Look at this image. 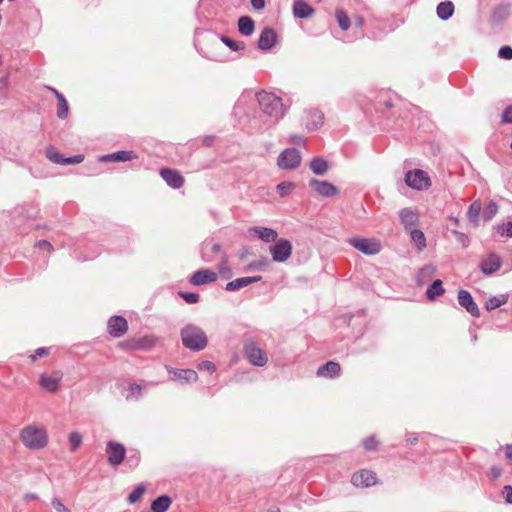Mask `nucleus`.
<instances>
[{
	"instance_id": "nucleus-9",
	"label": "nucleus",
	"mask_w": 512,
	"mask_h": 512,
	"mask_svg": "<svg viewBox=\"0 0 512 512\" xmlns=\"http://www.w3.org/2000/svg\"><path fill=\"white\" fill-rule=\"evenodd\" d=\"M275 242L276 243L269 248L272 260L277 263H283L287 261L292 254V244L287 239H279Z\"/></svg>"
},
{
	"instance_id": "nucleus-2",
	"label": "nucleus",
	"mask_w": 512,
	"mask_h": 512,
	"mask_svg": "<svg viewBox=\"0 0 512 512\" xmlns=\"http://www.w3.org/2000/svg\"><path fill=\"white\" fill-rule=\"evenodd\" d=\"M262 112L273 119L275 122L279 121L286 112V107L283 104L282 98L272 92L261 91L256 95Z\"/></svg>"
},
{
	"instance_id": "nucleus-22",
	"label": "nucleus",
	"mask_w": 512,
	"mask_h": 512,
	"mask_svg": "<svg viewBox=\"0 0 512 512\" xmlns=\"http://www.w3.org/2000/svg\"><path fill=\"white\" fill-rule=\"evenodd\" d=\"M217 280V273L209 269L197 270L190 278V282L195 286L205 285Z\"/></svg>"
},
{
	"instance_id": "nucleus-37",
	"label": "nucleus",
	"mask_w": 512,
	"mask_h": 512,
	"mask_svg": "<svg viewBox=\"0 0 512 512\" xmlns=\"http://www.w3.org/2000/svg\"><path fill=\"white\" fill-rule=\"evenodd\" d=\"M481 203L479 201H474L470 204L467 211V217L471 223L474 225L478 224L479 215L481 212Z\"/></svg>"
},
{
	"instance_id": "nucleus-50",
	"label": "nucleus",
	"mask_w": 512,
	"mask_h": 512,
	"mask_svg": "<svg viewBox=\"0 0 512 512\" xmlns=\"http://www.w3.org/2000/svg\"><path fill=\"white\" fill-rule=\"evenodd\" d=\"M378 446V441L375 436H369L363 440V447L367 451H374Z\"/></svg>"
},
{
	"instance_id": "nucleus-63",
	"label": "nucleus",
	"mask_w": 512,
	"mask_h": 512,
	"mask_svg": "<svg viewBox=\"0 0 512 512\" xmlns=\"http://www.w3.org/2000/svg\"><path fill=\"white\" fill-rule=\"evenodd\" d=\"M265 0H251V5L256 10H261L265 7Z\"/></svg>"
},
{
	"instance_id": "nucleus-26",
	"label": "nucleus",
	"mask_w": 512,
	"mask_h": 512,
	"mask_svg": "<svg viewBox=\"0 0 512 512\" xmlns=\"http://www.w3.org/2000/svg\"><path fill=\"white\" fill-rule=\"evenodd\" d=\"M341 371L340 364L335 361H328L321 365L317 370V375L321 377L335 378Z\"/></svg>"
},
{
	"instance_id": "nucleus-51",
	"label": "nucleus",
	"mask_w": 512,
	"mask_h": 512,
	"mask_svg": "<svg viewBox=\"0 0 512 512\" xmlns=\"http://www.w3.org/2000/svg\"><path fill=\"white\" fill-rule=\"evenodd\" d=\"M197 368L200 371H208L210 373H213L216 371V365L209 360H204V361L200 362L198 364Z\"/></svg>"
},
{
	"instance_id": "nucleus-54",
	"label": "nucleus",
	"mask_w": 512,
	"mask_h": 512,
	"mask_svg": "<svg viewBox=\"0 0 512 512\" xmlns=\"http://www.w3.org/2000/svg\"><path fill=\"white\" fill-rule=\"evenodd\" d=\"M51 505L57 512H71L57 497L52 499Z\"/></svg>"
},
{
	"instance_id": "nucleus-16",
	"label": "nucleus",
	"mask_w": 512,
	"mask_h": 512,
	"mask_svg": "<svg viewBox=\"0 0 512 512\" xmlns=\"http://www.w3.org/2000/svg\"><path fill=\"white\" fill-rule=\"evenodd\" d=\"M128 330L127 320L122 316H112L108 320V333L115 338L123 336Z\"/></svg>"
},
{
	"instance_id": "nucleus-59",
	"label": "nucleus",
	"mask_w": 512,
	"mask_h": 512,
	"mask_svg": "<svg viewBox=\"0 0 512 512\" xmlns=\"http://www.w3.org/2000/svg\"><path fill=\"white\" fill-rule=\"evenodd\" d=\"M502 475V468L499 466H492L489 471L491 479H498Z\"/></svg>"
},
{
	"instance_id": "nucleus-14",
	"label": "nucleus",
	"mask_w": 512,
	"mask_h": 512,
	"mask_svg": "<svg viewBox=\"0 0 512 512\" xmlns=\"http://www.w3.org/2000/svg\"><path fill=\"white\" fill-rule=\"evenodd\" d=\"M458 302L459 305L466 309V311L473 317L478 318L480 316V310L477 303L474 301L471 293L467 290L458 291Z\"/></svg>"
},
{
	"instance_id": "nucleus-34",
	"label": "nucleus",
	"mask_w": 512,
	"mask_h": 512,
	"mask_svg": "<svg viewBox=\"0 0 512 512\" xmlns=\"http://www.w3.org/2000/svg\"><path fill=\"white\" fill-rule=\"evenodd\" d=\"M445 289L443 288V283L440 279L434 280L426 290V297L429 300H434L436 297L444 294Z\"/></svg>"
},
{
	"instance_id": "nucleus-58",
	"label": "nucleus",
	"mask_w": 512,
	"mask_h": 512,
	"mask_svg": "<svg viewBox=\"0 0 512 512\" xmlns=\"http://www.w3.org/2000/svg\"><path fill=\"white\" fill-rule=\"evenodd\" d=\"M502 123H512V106H508L502 113Z\"/></svg>"
},
{
	"instance_id": "nucleus-18",
	"label": "nucleus",
	"mask_w": 512,
	"mask_h": 512,
	"mask_svg": "<svg viewBox=\"0 0 512 512\" xmlns=\"http://www.w3.org/2000/svg\"><path fill=\"white\" fill-rule=\"evenodd\" d=\"M351 483L356 487H370L376 483V474L370 470H360L352 475Z\"/></svg>"
},
{
	"instance_id": "nucleus-21",
	"label": "nucleus",
	"mask_w": 512,
	"mask_h": 512,
	"mask_svg": "<svg viewBox=\"0 0 512 512\" xmlns=\"http://www.w3.org/2000/svg\"><path fill=\"white\" fill-rule=\"evenodd\" d=\"M324 114L319 109H309L306 111L305 127L309 131H315L323 125Z\"/></svg>"
},
{
	"instance_id": "nucleus-32",
	"label": "nucleus",
	"mask_w": 512,
	"mask_h": 512,
	"mask_svg": "<svg viewBox=\"0 0 512 512\" xmlns=\"http://www.w3.org/2000/svg\"><path fill=\"white\" fill-rule=\"evenodd\" d=\"M436 12H437V16L441 20H444V21L448 20L450 17H452V15L454 13L453 2H451L449 0L440 2L437 5Z\"/></svg>"
},
{
	"instance_id": "nucleus-49",
	"label": "nucleus",
	"mask_w": 512,
	"mask_h": 512,
	"mask_svg": "<svg viewBox=\"0 0 512 512\" xmlns=\"http://www.w3.org/2000/svg\"><path fill=\"white\" fill-rule=\"evenodd\" d=\"M141 457L138 451L131 452L130 455L126 458V464L130 468H136L140 463Z\"/></svg>"
},
{
	"instance_id": "nucleus-6",
	"label": "nucleus",
	"mask_w": 512,
	"mask_h": 512,
	"mask_svg": "<svg viewBox=\"0 0 512 512\" xmlns=\"http://www.w3.org/2000/svg\"><path fill=\"white\" fill-rule=\"evenodd\" d=\"M348 243L365 255H376L381 251V244L373 238L353 237L348 239Z\"/></svg>"
},
{
	"instance_id": "nucleus-47",
	"label": "nucleus",
	"mask_w": 512,
	"mask_h": 512,
	"mask_svg": "<svg viewBox=\"0 0 512 512\" xmlns=\"http://www.w3.org/2000/svg\"><path fill=\"white\" fill-rule=\"evenodd\" d=\"M294 187H295V185L292 182L283 181L277 185L276 189H277V193L281 197H285L291 193V191L294 189Z\"/></svg>"
},
{
	"instance_id": "nucleus-35",
	"label": "nucleus",
	"mask_w": 512,
	"mask_h": 512,
	"mask_svg": "<svg viewBox=\"0 0 512 512\" xmlns=\"http://www.w3.org/2000/svg\"><path fill=\"white\" fill-rule=\"evenodd\" d=\"M508 299H509L508 294L492 296L486 301L485 308L487 311H492V310L499 308L500 306L506 304Z\"/></svg>"
},
{
	"instance_id": "nucleus-48",
	"label": "nucleus",
	"mask_w": 512,
	"mask_h": 512,
	"mask_svg": "<svg viewBox=\"0 0 512 512\" xmlns=\"http://www.w3.org/2000/svg\"><path fill=\"white\" fill-rule=\"evenodd\" d=\"M179 296L188 304H196L200 300V296L194 292H179Z\"/></svg>"
},
{
	"instance_id": "nucleus-46",
	"label": "nucleus",
	"mask_w": 512,
	"mask_h": 512,
	"mask_svg": "<svg viewBox=\"0 0 512 512\" xmlns=\"http://www.w3.org/2000/svg\"><path fill=\"white\" fill-rule=\"evenodd\" d=\"M82 435L78 431H73L69 435L70 450L76 451L82 443Z\"/></svg>"
},
{
	"instance_id": "nucleus-41",
	"label": "nucleus",
	"mask_w": 512,
	"mask_h": 512,
	"mask_svg": "<svg viewBox=\"0 0 512 512\" xmlns=\"http://www.w3.org/2000/svg\"><path fill=\"white\" fill-rule=\"evenodd\" d=\"M57 100H58L57 117L60 119H66L68 117V113H69L68 102L64 96L63 97L59 96V99H57Z\"/></svg>"
},
{
	"instance_id": "nucleus-44",
	"label": "nucleus",
	"mask_w": 512,
	"mask_h": 512,
	"mask_svg": "<svg viewBox=\"0 0 512 512\" xmlns=\"http://www.w3.org/2000/svg\"><path fill=\"white\" fill-rule=\"evenodd\" d=\"M145 491H146V487L144 484L141 483V484L137 485L133 489V491L128 495V501L132 504L138 502L144 495Z\"/></svg>"
},
{
	"instance_id": "nucleus-12",
	"label": "nucleus",
	"mask_w": 512,
	"mask_h": 512,
	"mask_svg": "<svg viewBox=\"0 0 512 512\" xmlns=\"http://www.w3.org/2000/svg\"><path fill=\"white\" fill-rule=\"evenodd\" d=\"M309 186L320 196L329 198L338 194V188L329 181L310 179Z\"/></svg>"
},
{
	"instance_id": "nucleus-4",
	"label": "nucleus",
	"mask_w": 512,
	"mask_h": 512,
	"mask_svg": "<svg viewBox=\"0 0 512 512\" xmlns=\"http://www.w3.org/2000/svg\"><path fill=\"white\" fill-rule=\"evenodd\" d=\"M22 443L29 449L39 450L47 445L48 437L45 429L27 426L20 433Z\"/></svg>"
},
{
	"instance_id": "nucleus-15",
	"label": "nucleus",
	"mask_w": 512,
	"mask_h": 512,
	"mask_svg": "<svg viewBox=\"0 0 512 512\" xmlns=\"http://www.w3.org/2000/svg\"><path fill=\"white\" fill-rule=\"evenodd\" d=\"M278 40V36L275 30L271 27H265L259 36L257 47L262 51H268L272 49Z\"/></svg>"
},
{
	"instance_id": "nucleus-43",
	"label": "nucleus",
	"mask_w": 512,
	"mask_h": 512,
	"mask_svg": "<svg viewBox=\"0 0 512 512\" xmlns=\"http://www.w3.org/2000/svg\"><path fill=\"white\" fill-rule=\"evenodd\" d=\"M47 158L55 164H64L65 157L53 147H48L46 150Z\"/></svg>"
},
{
	"instance_id": "nucleus-62",
	"label": "nucleus",
	"mask_w": 512,
	"mask_h": 512,
	"mask_svg": "<svg viewBox=\"0 0 512 512\" xmlns=\"http://www.w3.org/2000/svg\"><path fill=\"white\" fill-rule=\"evenodd\" d=\"M35 246L40 249H47L49 252L53 250V246L47 240H39L38 242H36Z\"/></svg>"
},
{
	"instance_id": "nucleus-25",
	"label": "nucleus",
	"mask_w": 512,
	"mask_h": 512,
	"mask_svg": "<svg viewBox=\"0 0 512 512\" xmlns=\"http://www.w3.org/2000/svg\"><path fill=\"white\" fill-rule=\"evenodd\" d=\"M293 14L296 18L306 19L314 14V9L305 0H295Z\"/></svg>"
},
{
	"instance_id": "nucleus-39",
	"label": "nucleus",
	"mask_w": 512,
	"mask_h": 512,
	"mask_svg": "<svg viewBox=\"0 0 512 512\" xmlns=\"http://www.w3.org/2000/svg\"><path fill=\"white\" fill-rule=\"evenodd\" d=\"M339 27L343 31H347L350 28L351 21L347 13L343 9H337L335 13Z\"/></svg>"
},
{
	"instance_id": "nucleus-36",
	"label": "nucleus",
	"mask_w": 512,
	"mask_h": 512,
	"mask_svg": "<svg viewBox=\"0 0 512 512\" xmlns=\"http://www.w3.org/2000/svg\"><path fill=\"white\" fill-rule=\"evenodd\" d=\"M218 274L224 280H228L233 276L232 268L228 265V257L225 253H223L222 260L218 264Z\"/></svg>"
},
{
	"instance_id": "nucleus-29",
	"label": "nucleus",
	"mask_w": 512,
	"mask_h": 512,
	"mask_svg": "<svg viewBox=\"0 0 512 512\" xmlns=\"http://www.w3.org/2000/svg\"><path fill=\"white\" fill-rule=\"evenodd\" d=\"M255 30V22L250 16H241L238 19V31L243 36H250Z\"/></svg>"
},
{
	"instance_id": "nucleus-28",
	"label": "nucleus",
	"mask_w": 512,
	"mask_h": 512,
	"mask_svg": "<svg viewBox=\"0 0 512 512\" xmlns=\"http://www.w3.org/2000/svg\"><path fill=\"white\" fill-rule=\"evenodd\" d=\"M171 504L172 498L167 494H163L152 501L150 508L152 512H166Z\"/></svg>"
},
{
	"instance_id": "nucleus-1",
	"label": "nucleus",
	"mask_w": 512,
	"mask_h": 512,
	"mask_svg": "<svg viewBox=\"0 0 512 512\" xmlns=\"http://www.w3.org/2000/svg\"><path fill=\"white\" fill-rule=\"evenodd\" d=\"M218 40H220L223 44H225L232 51H240L244 50L245 44L243 42H237L227 36H219L212 30L206 29H197L195 31L194 45L199 53L203 56L213 59L210 55L209 51H206L202 45L205 43H216L218 44Z\"/></svg>"
},
{
	"instance_id": "nucleus-27",
	"label": "nucleus",
	"mask_w": 512,
	"mask_h": 512,
	"mask_svg": "<svg viewBox=\"0 0 512 512\" xmlns=\"http://www.w3.org/2000/svg\"><path fill=\"white\" fill-rule=\"evenodd\" d=\"M399 218L405 229H409L418 222V214L411 208H403L399 211Z\"/></svg>"
},
{
	"instance_id": "nucleus-64",
	"label": "nucleus",
	"mask_w": 512,
	"mask_h": 512,
	"mask_svg": "<svg viewBox=\"0 0 512 512\" xmlns=\"http://www.w3.org/2000/svg\"><path fill=\"white\" fill-rule=\"evenodd\" d=\"M505 457L512 463V444L505 446Z\"/></svg>"
},
{
	"instance_id": "nucleus-57",
	"label": "nucleus",
	"mask_w": 512,
	"mask_h": 512,
	"mask_svg": "<svg viewBox=\"0 0 512 512\" xmlns=\"http://www.w3.org/2000/svg\"><path fill=\"white\" fill-rule=\"evenodd\" d=\"M435 271L432 265H426L419 271V277H430Z\"/></svg>"
},
{
	"instance_id": "nucleus-30",
	"label": "nucleus",
	"mask_w": 512,
	"mask_h": 512,
	"mask_svg": "<svg viewBox=\"0 0 512 512\" xmlns=\"http://www.w3.org/2000/svg\"><path fill=\"white\" fill-rule=\"evenodd\" d=\"M61 378L57 377H51L47 375H41L39 384L41 388L47 392H55L59 388Z\"/></svg>"
},
{
	"instance_id": "nucleus-45",
	"label": "nucleus",
	"mask_w": 512,
	"mask_h": 512,
	"mask_svg": "<svg viewBox=\"0 0 512 512\" xmlns=\"http://www.w3.org/2000/svg\"><path fill=\"white\" fill-rule=\"evenodd\" d=\"M496 232L500 236L512 238V221L498 224L496 226Z\"/></svg>"
},
{
	"instance_id": "nucleus-11",
	"label": "nucleus",
	"mask_w": 512,
	"mask_h": 512,
	"mask_svg": "<svg viewBox=\"0 0 512 512\" xmlns=\"http://www.w3.org/2000/svg\"><path fill=\"white\" fill-rule=\"evenodd\" d=\"M167 371L171 380L178 381L181 384L196 382L198 379V374L193 369H177L167 367Z\"/></svg>"
},
{
	"instance_id": "nucleus-38",
	"label": "nucleus",
	"mask_w": 512,
	"mask_h": 512,
	"mask_svg": "<svg viewBox=\"0 0 512 512\" xmlns=\"http://www.w3.org/2000/svg\"><path fill=\"white\" fill-rule=\"evenodd\" d=\"M410 237L411 240L417 246L419 251L423 250L426 247V238L424 233L420 229H411Z\"/></svg>"
},
{
	"instance_id": "nucleus-17",
	"label": "nucleus",
	"mask_w": 512,
	"mask_h": 512,
	"mask_svg": "<svg viewBox=\"0 0 512 512\" xmlns=\"http://www.w3.org/2000/svg\"><path fill=\"white\" fill-rule=\"evenodd\" d=\"M160 175L166 184L172 189H179L184 184V178L180 172L171 168H162Z\"/></svg>"
},
{
	"instance_id": "nucleus-52",
	"label": "nucleus",
	"mask_w": 512,
	"mask_h": 512,
	"mask_svg": "<svg viewBox=\"0 0 512 512\" xmlns=\"http://www.w3.org/2000/svg\"><path fill=\"white\" fill-rule=\"evenodd\" d=\"M266 264H267V260L266 259H262V260H259V261H253V262H250V263L247 264V266L245 267V270L246 271L260 270L264 266H266Z\"/></svg>"
},
{
	"instance_id": "nucleus-40",
	"label": "nucleus",
	"mask_w": 512,
	"mask_h": 512,
	"mask_svg": "<svg viewBox=\"0 0 512 512\" xmlns=\"http://www.w3.org/2000/svg\"><path fill=\"white\" fill-rule=\"evenodd\" d=\"M210 249L213 253H224L222 251V246L219 243H205L202 249V259L205 262H211L212 258L208 255L207 249Z\"/></svg>"
},
{
	"instance_id": "nucleus-61",
	"label": "nucleus",
	"mask_w": 512,
	"mask_h": 512,
	"mask_svg": "<svg viewBox=\"0 0 512 512\" xmlns=\"http://www.w3.org/2000/svg\"><path fill=\"white\" fill-rule=\"evenodd\" d=\"M288 141L295 145H302L304 143V139L301 135L298 134H292L289 136Z\"/></svg>"
},
{
	"instance_id": "nucleus-10",
	"label": "nucleus",
	"mask_w": 512,
	"mask_h": 512,
	"mask_svg": "<svg viewBox=\"0 0 512 512\" xmlns=\"http://www.w3.org/2000/svg\"><path fill=\"white\" fill-rule=\"evenodd\" d=\"M107 461L112 466H119L126 457V448L123 444L109 441L106 444Z\"/></svg>"
},
{
	"instance_id": "nucleus-13",
	"label": "nucleus",
	"mask_w": 512,
	"mask_h": 512,
	"mask_svg": "<svg viewBox=\"0 0 512 512\" xmlns=\"http://www.w3.org/2000/svg\"><path fill=\"white\" fill-rule=\"evenodd\" d=\"M501 265L502 260L500 256L495 252H491L489 253L487 258L481 260V262L479 263V269L484 275L490 276L493 273L497 272L500 269Z\"/></svg>"
},
{
	"instance_id": "nucleus-5",
	"label": "nucleus",
	"mask_w": 512,
	"mask_h": 512,
	"mask_svg": "<svg viewBox=\"0 0 512 512\" xmlns=\"http://www.w3.org/2000/svg\"><path fill=\"white\" fill-rule=\"evenodd\" d=\"M405 183L414 190H425L431 186L430 177L421 169L408 171L405 175Z\"/></svg>"
},
{
	"instance_id": "nucleus-60",
	"label": "nucleus",
	"mask_w": 512,
	"mask_h": 512,
	"mask_svg": "<svg viewBox=\"0 0 512 512\" xmlns=\"http://www.w3.org/2000/svg\"><path fill=\"white\" fill-rule=\"evenodd\" d=\"M48 353H49V348L40 347L35 350L33 355H31V359L36 360L38 357H42L44 355H47Z\"/></svg>"
},
{
	"instance_id": "nucleus-56",
	"label": "nucleus",
	"mask_w": 512,
	"mask_h": 512,
	"mask_svg": "<svg viewBox=\"0 0 512 512\" xmlns=\"http://www.w3.org/2000/svg\"><path fill=\"white\" fill-rule=\"evenodd\" d=\"M502 496L507 504H512V486L505 485L502 490Z\"/></svg>"
},
{
	"instance_id": "nucleus-55",
	"label": "nucleus",
	"mask_w": 512,
	"mask_h": 512,
	"mask_svg": "<svg viewBox=\"0 0 512 512\" xmlns=\"http://www.w3.org/2000/svg\"><path fill=\"white\" fill-rule=\"evenodd\" d=\"M84 160L83 154H77L70 157H65L64 164L63 165H72V164H78L81 163Z\"/></svg>"
},
{
	"instance_id": "nucleus-3",
	"label": "nucleus",
	"mask_w": 512,
	"mask_h": 512,
	"mask_svg": "<svg viewBox=\"0 0 512 512\" xmlns=\"http://www.w3.org/2000/svg\"><path fill=\"white\" fill-rule=\"evenodd\" d=\"M182 344L191 351H201L207 347L208 338L204 330L195 325L187 324L180 331Z\"/></svg>"
},
{
	"instance_id": "nucleus-31",
	"label": "nucleus",
	"mask_w": 512,
	"mask_h": 512,
	"mask_svg": "<svg viewBox=\"0 0 512 512\" xmlns=\"http://www.w3.org/2000/svg\"><path fill=\"white\" fill-rule=\"evenodd\" d=\"M510 12V6L507 4H501L497 6L491 14V22L495 25L502 23L508 17Z\"/></svg>"
},
{
	"instance_id": "nucleus-42",
	"label": "nucleus",
	"mask_w": 512,
	"mask_h": 512,
	"mask_svg": "<svg viewBox=\"0 0 512 512\" xmlns=\"http://www.w3.org/2000/svg\"><path fill=\"white\" fill-rule=\"evenodd\" d=\"M498 212V204L491 200L483 210V219L485 221H490Z\"/></svg>"
},
{
	"instance_id": "nucleus-8",
	"label": "nucleus",
	"mask_w": 512,
	"mask_h": 512,
	"mask_svg": "<svg viewBox=\"0 0 512 512\" xmlns=\"http://www.w3.org/2000/svg\"><path fill=\"white\" fill-rule=\"evenodd\" d=\"M244 354L248 361L254 366L263 367L268 362L266 353L252 340L244 344Z\"/></svg>"
},
{
	"instance_id": "nucleus-24",
	"label": "nucleus",
	"mask_w": 512,
	"mask_h": 512,
	"mask_svg": "<svg viewBox=\"0 0 512 512\" xmlns=\"http://www.w3.org/2000/svg\"><path fill=\"white\" fill-rule=\"evenodd\" d=\"M261 280H262V276H260V275L237 278L235 280L228 282L226 284L225 290H227L229 292L238 291L244 287H247L248 285H250L252 283H256Z\"/></svg>"
},
{
	"instance_id": "nucleus-33",
	"label": "nucleus",
	"mask_w": 512,
	"mask_h": 512,
	"mask_svg": "<svg viewBox=\"0 0 512 512\" xmlns=\"http://www.w3.org/2000/svg\"><path fill=\"white\" fill-rule=\"evenodd\" d=\"M310 168L314 174L322 176L328 171L329 164L322 157H314L310 162Z\"/></svg>"
},
{
	"instance_id": "nucleus-7",
	"label": "nucleus",
	"mask_w": 512,
	"mask_h": 512,
	"mask_svg": "<svg viewBox=\"0 0 512 512\" xmlns=\"http://www.w3.org/2000/svg\"><path fill=\"white\" fill-rule=\"evenodd\" d=\"M301 154L296 148L284 149L277 158V165L284 170H294L301 164Z\"/></svg>"
},
{
	"instance_id": "nucleus-53",
	"label": "nucleus",
	"mask_w": 512,
	"mask_h": 512,
	"mask_svg": "<svg viewBox=\"0 0 512 512\" xmlns=\"http://www.w3.org/2000/svg\"><path fill=\"white\" fill-rule=\"evenodd\" d=\"M498 57L505 60L512 59V47L510 46H502L498 51Z\"/></svg>"
},
{
	"instance_id": "nucleus-19",
	"label": "nucleus",
	"mask_w": 512,
	"mask_h": 512,
	"mask_svg": "<svg viewBox=\"0 0 512 512\" xmlns=\"http://www.w3.org/2000/svg\"><path fill=\"white\" fill-rule=\"evenodd\" d=\"M248 233L251 236L258 237L259 239L266 243L275 242L278 238L277 231L269 227H250L248 229Z\"/></svg>"
},
{
	"instance_id": "nucleus-23",
	"label": "nucleus",
	"mask_w": 512,
	"mask_h": 512,
	"mask_svg": "<svg viewBox=\"0 0 512 512\" xmlns=\"http://www.w3.org/2000/svg\"><path fill=\"white\" fill-rule=\"evenodd\" d=\"M137 154L132 150H120L100 157L101 162H126L137 159Z\"/></svg>"
},
{
	"instance_id": "nucleus-20",
	"label": "nucleus",
	"mask_w": 512,
	"mask_h": 512,
	"mask_svg": "<svg viewBox=\"0 0 512 512\" xmlns=\"http://www.w3.org/2000/svg\"><path fill=\"white\" fill-rule=\"evenodd\" d=\"M158 383L154 381H143L142 383H134L129 382L128 384V394L126 396L127 400L134 399L139 400L142 396L144 391L149 387H154Z\"/></svg>"
}]
</instances>
